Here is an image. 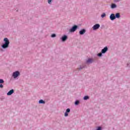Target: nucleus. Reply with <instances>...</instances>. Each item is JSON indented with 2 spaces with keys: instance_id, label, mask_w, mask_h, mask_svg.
I'll return each mask as SVG.
<instances>
[{
  "instance_id": "obj_1",
  "label": "nucleus",
  "mask_w": 130,
  "mask_h": 130,
  "mask_svg": "<svg viewBox=\"0 0 130 130\" xmlns=\"http://www.w3.org/2000/svg\"><path fill=\"white\" fill-rule=\"evenodd\" d=\"M4 41L5 42V43L2 45V48L6 49V48H8V47H9V45H10V41L7 38H4Z\"/></svg>"
},
{
  "instance_id": "obj_2",
  "label": "nucleus",
  "mask_w": 130,
  "mask_h": 130,
  "mask_svg": "<svg viewBox=\"0 0 130 130\" xmlns=\"http://www.w3.org/2000/svg\"><path fill=\"white\" fill-rule=\"evenodd\" d=\"M12 76L14 79H16V78H18L20 76V72L19 71H16L13 73Z\"/></svg>"
},
{
  "instance_id": "obj_3",
  "label": "nucleus",
  "mask_w": 130,
  "mask_h": 130,
  "mask_svg": "<svg viewBox=\"0 0 130 130\" xmlns=\"http://www.w3.org/2000/svg\"><path fill=\"white\" fill-rule=\"evenodd\" d=\"M99 28H100V24H96L92 27L93 30H97Z\"/></svg>"
},
{
  "instance_id": "obj_4",
  "label": "nucleus",
  "mask_w": 130,
  "mask_h": 130,
  "mask_svg": "<svg viewBox=\"0 0 130 130\" xmlns=\"http://www.w3.org/2000/svg\"><path fill=\"white\" fill-rule=\"evenodd\" d=\"M77 28H78V26L74 25L71 29H70V32H75V31L77 30Z\"/></svg>"
},
{
  "instance_id": "obj_5",
  "label": "nucleus",
  "mask_w": 130,
  "mask_h": 130,
  "mask_svg": "<svg viewBox=\"0 0 130 130\" xmlns=\"http://www.w3.org/2000/svg\"><path fill=\"white\" fill-rule=\"evenodd\" d=\"M116 17L114 14H111L110 16V19L112 20L113 21V20H115Z\"/></svg>"
},
{
  "instance_id": "obj_6",
  "label": "nucleus",
  "mask_w": 130,
  "mask_h": 130,
  "mask_svg": "<svg viewBox=\"0 0 130 130\" xmlns=\"http://www.w3.org/2000/svg\"><path fill=\"white\" fill-rule=\"evenodd\" d=\"M67 39H68V36H67L66 35L62 36L61 38V40L63 42H64V41H66L67 40Z\"/></svg>"
},
{
  "instance_id": "obj_7",
  "label": "nucleus",
  "mask_w": 130,
  "mask_h": 130,
  "mask_svg": "<svg viewBox=\"0 0 130 130\" xmlns=\"http://www.w3.org/2000/svg\"><path fill=\"white\" fill-rule=\"evenodd\" d=\"M107 50H108V48H107V47H105L102 50V53H105Z\"/></svg>"
},
{
  "instance_id": "obj_8",
  "label": "nucleus",
  "mask_w": 130,
  "mask_h": 130,
  "mask_svg": "<svg viewBox=\"0 0 130 130\" xmlns=\"http://www.w3.org/2000/svg\"><path fill=\"white\" fill-rule=\"evenodd\" d=\"M85 33H86V30L84 29L79 31V34H80V35H83V34H85Z\"/></svg>"
},
{
  "instance_id": "obj_9",
  "label": "nucleus",
  "mask_w": 130,
  "mask_h": 130,
  "mask_svg": "<svg viewBox=\"0 0 130 130\" xmlns=\"http://www.w3.org/2000/svg\"><path fill=\"white\" fill-rule=\"evenodd\" d=\"M13 93H14V89H11V90H10L8 93H7V95L8 96H10L11 95H12V94H13Z\"/></svg>"
},
{
  "instance_id": "obj_10",
  "label": "nucleus",
  "mask_w": 130,
  "mask_h": 130,
  "mask_svg": "<svg viewBox=\"0 0 130 130\" xmlns=\"http://www.w3.org/2000/svg\"><path fill=\"white\" fill-rule=\"evenodd\" d=\"M87 63H91V62H93V59L89 58L87 60Z\"/></svg>"
},
{
  "instance_id": "obj_11",
  "label": "nucleus",
  "mask_w": 130,
  "mask_h": 130,
  "mask_svg": "<svg viewBox=\"0 0 130 130\" xmlns=\"http://www.w3.org/2000/svg\"><path fill=\"white\" fill-rule=\"evenodd\" d=\"M39 103L40 104H44V103H45V102H44L43 100H40L39 102Z\"/></svg>"
},
{
  "instance_id": "obj_12",
  "label": "nucleus",
  "mask_w": 130,
  "mask_h": 130,
  "mask_svg": "<svg viewBox=\"0 0 130 130\" xmlns=\"http://www.w3.org/2000/svg\"><path fill=\"white\" fill-rule=\"evenodd\" d=\"M111 8H112V9H114V8H116V5H115L114 4H112Z\"/></svg>"
},
{
  "instance_id": "obj_13",
  "label": "nucleus",
  "mask_w": 130,
  "mask_h": 130,
  "mask_svg": "<svg viewBox=\"0 0 130 130\" xmlns=\"http://www.w3.org/2000/svg\"><path fill=\"white\" fill-rule=\"evenodd\" d=\"M116 18H120V14L119 13L116 14Z\"/></svg>"
},
{
  "instance_id": "obj_14",
  "label": "nucleus",
  "mask_w": 130,
  "mask_h": 130,
  "mask_svg": "<svg viewBox=\"0 0 130 130\" xmlns=\"http://www.w3.org/2000/svg\"><path fill=\"white\" fill-rule=\"evenodd\" d=\"M88 99H89V96H85L84 97V100H88Z\"/></svg>"
},
{
  "instance_id": "obj_15",
  "label": "nucleus",
  "mask_w": 130,
  "mask_h": 130,
  "mask_svg": "<svg viewBox=\"0 0 130 130\" xmlns=\"http://www.w3.org/2000/svg\"><path fill=\"white\" fill-rule=\"evenodd\" d=\"M5 83V81L3 79H0V84H4Z\"/></svg>"
},
{
  "instance_id": "obj_16",
  "label": "nucleus",
  "mask_w": 130,
  "mask_h": 130,
  "mask_svg": "<svg viewBox=\"0 0 130 130\" xmlns=\"http://www.w3.org/2000/svg\"><path fill=\"white\" fill-rule=\"evenodd\" d=\"M106 14L104 13L101 15L102 18H104V17H106Z\"/></svg>"
},
{
  "instance_id": "obj_17",
  "label": "nucleus",
  "mask_w": 130,
  "mask_h": 130,
  "mask_svg": "<svg viewBox=\"0 0 130 130\" xmlns=\"http://www.w3.org/2000/svg\"><path fill=\"white\" fill-rule=\"evenodd\" d=\"M79 103H80V102H79V101H76L75 102V105H78L79 104Z\"/></svg>"
},
{
  "instance_id": "obj_18",
  "label": "nucleus",
  "mask_w": 130,
  "mask_h": 130,
  "mask_svg": "<svg viewBox=\"0 0 130 130\" xmlns=\"http://www.w3.org/2000/svg\"><path fill=\"white\" fill-rule=\"evenodd\" d=\"M71 112V109H67L66 110V112L69 113Z\"/></svg>"
},
{
  "instance_id": "obj_19",
  "label": "nucleus",
  "mask_w": 130,
  "mask_h": 130,
  "mask_svg": "<svg viewBox=\"0 0 130 130\" xmlns=\"http://www.w3.org/2000/svg\"><path fill=\"white\" fill-rule=\"evenodd\" d=\"M64 116H69V114L67 112H66L64 113Z\"/></svg>"
},
{
  "instance_id": "obj_20",
  "label": "nucleus",
  "mask_w": 130,
  "mask_h": 130,
  "mask_svg": "<svg viewBox=\"0 0 130 130\" xmlns=\"http://www.w3.org/2000/svg\"><path fill=\"white\" fill-rule=\"evenodd\" d=\"M55 36H56V35L55 34H52V35H51V37H52V38H54V37H55Z\"/></svg>"
},
{
  "instance_id": "obj_21",
  "label": "nucleus",
  "mask_w": 130,
  "mask_h": 130,
  "mask_svg": "<svg viewBox=\"0 0 130 130\" xmlns=\"http://www.w3.org/2000/svg\"><path fill=\"white\" fill-rule=\"evenodd\" d=\"M98 56H102V53H100L98 54Z\"/></svg>"
},
{
  "instance_id": "obj_22",
  "label": "nucleus",
  "mask_w": 130,
  "mask_h": 130,
  "mask_svg": "<svg viewBox=\"0 0 130 130\" xmlns=\"http://www.w3.org/2000/svg\"><path fill=\"white\" fill-rule=\"evenodd\" d=\"M51 1H52V0H48V4H51Z\"/></svg>"
},
{
  "instance_id": "obj_23",
  "label": "nucleus",
  "mask_w": 130,
  "mask_h": 130,
  "mask_svg": "<svg viewBox=\"0 0 130 130\" xmlns=\"http://www.w3.org/2000/svg\"><path fill=\"white\" fill-rule=\"evenodd\" d=\"M0 88H4V85H3V84H1Z\"/></svg>"
},
{
  "instance_id": "obj_24",
  "label": "nucleus",
  "mask_w": 130,
  "mask_h": 130,
  "mask_svg": "<svg viewBox=\"0 0 130 130\" xmlns=\"http://www.w3.org/2000/svg\"><path fill=\"white\" fill-rule=\"evenodd\" d=\"M97 130H101V127H99Z\"/></svg>"
}]
</instances>
